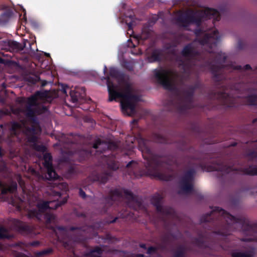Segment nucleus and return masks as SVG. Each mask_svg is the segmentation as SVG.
Segmentation results:
<instances>
[{"label":"nucleus","instance_id":"1","mask_svg":"<svg viewBox=\"0 0 257 257\" xmlns=\"http://www.w3.org/2000/svg\"><path fill=\"white\" fill-rule=\"evenodd\" d=\"M47 97V92L46 91H38L34 95L29 97L26 101L24 98H20L19 102L22 103V106H26L25 110L22 109H12L14 113L17 114L21 112L23 113L27 117L29 118L28 123L31 127L27 126L25 122H22L20 124L18 122H13L12 124V129L15 130L18 128L25 127V133L28 137V140L30 142L34 143L37 140V138L35 136L38 134L41 131L39 124L34 117L36 113H40V112L36 109L37 105H39L41 101L44 100Z\"/></svg>","mask_w":257,"mask_h":257},{"label":"nucleus","instance_id":"2","mask_svg":"<svg viewBox=\"0 0 257 257\" xmlns=\"http://www.w3.org/2000/svg\"><path fill=\"white\" fill-rule=\"evenodd\" d=\"M107 88L109 95L108 100L111 101L117 97L121 98L120 103L123 111L128 115H132L135 113L134 101L137 99V96L133 93L132 88L126 85L119 90L117 86L110 82L107 84Z\"/></svg>","mask_w":257,"mask_h":257},{"label":"nucleus","instance_id":"3","mask_svg":"<svg viewBox=\"0 0 257 257\" xmlns=\"http://www.w3.org/2000/svg\"><path fill=\"white\" fill-rule=\"evenodd\" d=\"M156 77L160 83L166 89H171L174 84L175 74L172 71L161 69L156 71Z\"/></svg>","mask_w":257,"mask_h":257},{"label":"nucleus","instance_id":"4","mask_svg":"<svg viewBox=\"0 0 257 257\" xmlns=\"http://www.w3.org/2000/svg\"><path fill=\"white\" fill-rule=\"evenodd\" d=\"M193 172L189 171L187 172L181 179L180 183L179 194H188L193 190V186L192 184V176Z\"/></svg>","mask_w":257,"mask_h":257},{"label":"nucleus","instance_id":"5","mask_svg":"<svg viewBox=\"0 0 257 257\" xmlns=\"http://www.w3.org/2000/svg\"><path fill=\"white\" fill-rule=\"evenodd\" d=\"M44 162L43 164L47 170L48 176L46 177L47 179H56L57 175L55 172L52 165V157L49 153H45L44 155Z\"/></svg>","mask_w":257,"mask_h":257},{"label":"nucleus","instance_id":"6","mask_svg":"<svg viewBox=\"0 0 257 257\" xmlns=\"http://www.w3.org/2000/svg\"><path fill=\"white\" fill-rule=\"evenodd\" d=\"M67 201L66 199H64L61 203H58L55 200L47 202H40L37 204V207L41 212L45 211L48 208L55 209L58 206L64 204Z\"/></svg>","mask_w":257,"mask_h":257},{"label":"nucleus","instance_id":"7","mask_svg":"<svg viewBox=\"0 0 257 257\" xmlns=\"http://www.w3.org/2000/svg\"><path fill=\"white\" fill-rule=\"evenodd\" d=\"M24 47L25 45H21L16 41H5L2 44L3 49L13 52L22 50Z\"/></svg>","mask_w":257,"mask_h":257},{"label":"nucleus","instance_id":"8","mask_svg":"<svg viewBox=\"0 0 257 257\" xmlns=\"http://www.w3.org/2000/svg\"><path fill=\"white\" fill-rule=\"evenodd\" d=\"M242 234L247 236H250L252 237L243 238L242 241H250L251 240H257V232L254 231V228L248 224L244 223L242 225Z\"/></svg>","mask_w":257,"mask_h":257},{"label":"nucleus","instance_id":"9","mask_svg":"<svg viewBox=\"0 0 257 257\" xmlns=\"http://www.w3.org/2000/svg\"><path fill=\"white\" fill-rule=\"evenodd\" d=\"M217 32L214 31L213 36L209 37L208 36V34L206 35L204 40L201 42V44L203 45H206V46H208L209 47V45H211L210 47L211 48L213 46H216V41L219 38L217 35Z\"/></svg>","mask_w":257,"mask_h":257},{"label":"nucleus","instance_id":"10","mask_svg":"<svg viewBox=\"0 0 257 257\" xmlns=\"http://www.w3.org/2000/svg\"><path fill=\"white\" fill-rule=\"evenodd\" d=\"M215 211L218 212L219 213H220L221 215H225V217L226 218V221L228 223H238V226H240L241 224L239 222V219L237 218H236L234 216L227 214L225 212V211L222 209H220L219 207L217 208Z\"/></svg>","mask_w":257,"mask_h":257},{"label":"nucleus","instance_id":"11","mask_svg":"<svg viewBox=\"0 0 257 257\" xmlns=\"http://www.w3.org/2000/svg\"><path fill=\"white\" fill-rule=\"evenodd\" d=\"M218 16V12L213 9H207L204 12V14L202 16V17L206 18L207 19L216 18Z\"/></svg>","mask_w":257,"mask_h":257},{"label":"nucleus","instance_id":"12","mask_svg":"<svg viewBox=\"0 0 257 257\" xmlns=\"http://www.w3.org/2000/svg\"><path fill=\"white\" fill-rule=\"evenodd\" d=\"M93 147L98 149V151L102 153L108 149V146L106 143L101 142L100 140H97L93 145Z\"/></svg>","mask_w":257,"mask_h":257},{"label":"nucleus","instance_id":"13","mask_svg":"<svg viewBox=\"0 0 257 257\" xmlns=\"http://www.w3.org/2000/svg\"><path fill=\"white\" fill-rule=\"evenodd\" d=\"M231 169L229 167H227L226 166H224L221 168L218 165L214 167L213 168H211L209 169H207V171H213L214 170H219L222 172L223 174L228 173L230 172Z\"/></svg>","mask_w":257,"mask_h":257},{"label":"nucleus","instance_id":"14","mask_svg":"<svg viewBox=\"0 0 257 257\" xmlns=\"http://www.w3.org/2000/svg\"><path fill=\"white\" fill-rule=\"evenodd\" d=\"M243 173L249 175H257V166H250L245 169Z\"/></svg>","mask_w":257,"mask_h":257},{"label":"nucleus","instance_id":"15","mask_svg":"<svg viewBox=\"0 0 257 257\" xmlns=\"http://www.w3.org/2000/svg\"><path fill=\"white\" fill-rule=\"evenodd\" d=\"M17 184L16 183H12L8 188L3 189L2 191V193L5 194L7 193L8 192H10V193H13L17 190Z\"/></svg>","mask_w":257,"mask_h":257},{"label":"nucleus","instance_id":"16","mask_svg":"<svg viewBox=\"0 0 257 257\" xmlns=\"http://www.w3.org/2000/svg\"><path fill=\"white\" fill-rule=\"evenodd\" d=\"M102 250L98 247L91 250L89 253V257H101Z\"/></svg>","mask_w":257,"mask_h":257},{"label":"nucleus","instance_id":"17","mask_svg":"<svg viewBox=\"0 0 257 257\" xmlns=\"http://www.w3.org/2000/svg\"><path fill=\"white\" fill-rule=\"evenodd\" d=\"M232 257H253L252 252H236L232 253Z\"/></svg>","mask_w":257,"mask_h":257},{"label":"nucleus","instance_id":"18","mask_svg":"<svg viewBox=\"0 0 257 257\" xmlns=\"http://www.w3.org/2000/svg\"><path fill=\"white\" fill-rule=\"evenodd\" d=\"M192 50L193 49L192 48L191 45H189L184 48L182 53L184 55L187 56L191 54V52H192Z\"/></svg>","mask_w":257,"mask_h":257},{"label":"nucleus","instance_id":"19","mask_svg":"<svg viewBox=\"0 0 257 257\" xmlns=\"http://www.w3.org/2000/svg\"><path fill=\"white\" fill-rule=\"evenodd\" d=\"M8 230L4 227L0 228V238H9Z\"/></svg>","mask_w":257,"mask_h":257},{"label":"nucleus","instance_id":"20","mask_svg":"<svg viewBox=\"0 0 257 257\" xmlns=\"http://www.w3.org/2000/svg\"><path fill=\"white\" fill-rule=\"evenodd\" d=\"M246 97L249 104H252L257 99V94L253 95H249L248 96H246Z\"/></svg>","mask_w":257,"mask_h":257},{"label":"nucleus","instance_id":"21","mask_svg":"<svg viewBox=\"0 0 257 257\" xmlns=\"http://www.w3.org/2000/svg\"><path fill=\"white\" fill-rule=\"evenodd\" d=\"M52 250L51 248H48L43 251L38 252L37 253V255L38 256H44L52 252Z\"/></svg>","mask_w":257,"mask_h":257},{"label":"nucleus","instance_id":"22","mask_svg":"<svg viewBox=\"0 0 257 257\" xmlns=\"http://www.w3.org/2000/svg\"><path fill=\"white\" fill-rule=\"evenodd\" d=\"M77 93V92H75L74 91H71L70 92V96L73 102H76L78 100V95Z\"/></svg>","mask_w":257,"mask_h":257},{"label":"nucleus","instance_id":"23","mask_svg":"<svg viewBox=\"0 0 257 257\" xmlns=\"http://www.w3.org/2000/svg\"><path fill=\"white\" fill-rule=\"evenodd\" d=\"M34 148L36 150L42 152H44L46 150L45 147L41 145H35Z\"/></svg>","mask_w":257,"mask_h":257},{"label":"nucleus","instance_id":"24","mask_svg":"<svg viewBox=\"0 0 257 257\" xmlns=\"http://www.w3.org/2000/svg\"><path fill=\"white\" fill-rule=\"evenodd\" d=\"M28 215L30 217H34V216H36L37 217V218H38V213H37V212L35 210H31L30 211V212L28 214Z\"/></svg>","mask_w":257,"mask_h":257},{"label":"nucleus","instance_id":"25","mask_svg":"<svg viewBox=\"0 0 257 257\" xmlns=\"http://www.w3.org/2000/svg\"><path fill=\"white\" fill-rule=\"evenodd\" d=\"M249 192L250 194L255 195L257 194V185L251 188L249 190Z\"/></svg>","mask_w":257,"mask_h":257},{"label":"nucleus","instance_id":"26","mask_svg":"<svg viewBox=\"0 0 257 257\" xmlns=\"http://www.w3.org/2000/svg\"><path fill=\"white\" fill-rule=\"evenodd\" d=\"M46 218L47 222H50L52 220L54 219L55 217L53 215H47Z\"/></svg>","mask_w":257,"mask_h":257},{"label":"nucleus","instance_id":"27","mask_svg":"<svg viewBox=\"0 0 257 257\" xmlns=\"http://www.w3.org/2000/svg\"><path fill=\"white\" fill-rule=\"evenodd\" d=\"M79 194L80 196L83 198L86 197L85 192L81 189L79 190Z\"/></svg>","mask_w":257,"mask_h":257},{"label":"nucleus","instance_id":"28","mask_svg":"<svg viewBox=\"0 0 257 257\" xmlns=\"http://www.w3.org/2000/svg\"><path fill=\"white\" fill-rule=\"evenodd\" d=\"M155 206L156 207L157 210L158 211H161L162 206H161V205L160 204H159V203L156 204Z\"/></svg>","mask_w":257,"mask_h":257},{"label":"nucleus","instance_id":"29","mask_svg":"<svg viewBox=\"0 0 257 257\" xmlns=\"http://www.w3.org/2000/svg\"><path fill=\"white\" fill-rule=\"evenodd\" d=\"M155 248L154 247H150L148 248L147 252L148 253H151L152 252L155 251Z\"/></svg>","mask_w":257,"mask_h":257},{"label":"nucleus","instance_id":"30","mask_svg":"<svg viewBox=\"0 0 257 257\" xmlns=\"http://www.w3.org/2000/svg\"><path fill=\"white\" fill-rule=\"evenodd\" d=\"M17 180L18 181V182H19V183L20 185L21 186H22V185H23V181H22V180H21V176H18L17 177Z\"/></svg>","mask_w":257,"mask_h":257},{"label":"nucleus","instance_id":"31","mask_svg":"<svg viewBox=\"0 0 257 257\" xmlns=\"http://www.w3.org/2000/svg\"><path fill=\"white\" fill-rule=\"evenodd\" d=\"M174 257H183V253L182 252H176Z\"/></svg>","mask_w":257,"mask_h":257},{"label":"nucleus","instance_id":"32","mask_svg":"<svg viewBox=\"0 0 257 257\" xmlns=\"http://www.w3.org/2000/svg\"><path fill=\"white\" fill-rule=\"evenodd\" d=\"M61 91H62V92L64 94H66L67 91H66V88H62V90H61Z\"/></svg>","mask_w":257,"mask_h":257},{"label":"nucleus","instance_id":"33","mask_svg":"<svg viewBox=\"0 0 257 257\" xmlns=\"http://www.w3.org/2000/svg\"><path fill=\"white\" fill-rule=\"evenodd\" d=\"M125 193H126V194H127V195H130V196H131V197L133 196L132 193L131 192H130V191H126V192H125Z\"/></svg>","mask_w":257,"mask_h":257},{"label":"nucleus","instance_id":"34","mask_svg":"<svg viewBox=\"0 0 257 257\" xmlns=\"http://www.w3.org/2000/svg\"><path fill=\"white\" fill-rule=\"evenodd\" d=\"M245 68L246 69H249L251 68V67H250V66L249 65H246L245 66Z\"/></svg>","mask_w":257,"mask_h":257},{"label":"nucleus","instance_id":"35","mask_svg":"<svg viewBox=\"0 0 257 257\" xmlns=\"http://www.w3.org/2000/svg\"><path fill=\"white\" fill-rule=\"evenodd\" d=\"M140 247L142 248H146V245L145 244H140Z\"/></svg>","mask_w":257,"mask_h":257},{"label":"nucleus","instance_id":"36","mask_svg":"<svg viewBox=\"0 0 257 257\" xmlns=\"http://www.w3.org/2000/svg\"><path fill=\"white\" fill-rule=\"evenodd\" d=\"M133 162H133V161H131V162H129V163L126 165V167H129L130 166L131 164Z\"/></svg>","mask_w":257,"mask_h":257},{"label":"nucleus","instance_id":"37","mask_svg":"<svg viewBox=\"0 0 257 257\" xmlns=\"http://www.w3.org/2000/svg\"><path fill=\"white\" fill-rule=\"evenodd\" d=\"M134 257H144V255L143 254H138Z\"/></svg>","mask_w":257,"mask_h":257},{"label":"nucleus","instance_id":"38","mask_svg":"<svg viewBox=\"0 0 257 257\" xmlns=\"http://www.w3.org/2000/svg\"><path fill=\"white\" fill-rule=\"evenodd\" d=\"M54 195H58L59 196H60V193H58V192H54Z\"/></svg>","mask_w":257,"mask_h":257},{"label":"nucleus","instance_id":"39","mask_svg":"<svg viewBox=\"0 0 257 257\" xmlns=\"http://www.w3.org/2000/svg\"><path fill=\"white\" fill-rule=\"evenodd\" d=\"M0 63H4V60L0 58Z\"/></svg>","mask_w":257,"mask_h":257},{"label":"nucleus","instance_id":"40","mask_svg":"<svg viewBox=\"0 0 257 257\" xmlns=\"http://www.w3.org/2000/svg\"><path fill=\"white\" fill-rule=\"evenodd\" d=\"M38 244V243H37V242H33V243H31V244H32V245H36V244Z\"/></svg>","mask_w":257,"mask_h":257},{"label":"nucleus","instance_id":"41","mask_svg":"<svg viewBox=\"0 0 257 257\" xmlns=\"http://www.w3.org/2000/svg\"><path fill=\"white\" fill-rule=\"evenodd\" d=\"M128 26L129 29H131L132 28V25H131V23H129L128 24Z\"/></svg>","mask_w":257,"mask_h":257},{"label":"nucleus","instance_id":"42","mask_svg":"<svg viewBox=\"0 0 257 257\" xmlns=\"http://www.w3.org/2000/svg\"><path fill=\"white\" fill-rule=\"evenodd\" d=\"M116 219V218H115V219H114L113 220L111 221L110 222H111V223L114 222L115 221Z\"/></svg>","mask_w":257,"mask_h":257},{"label":"nucleus","instance_id":"43","mask_svg":"<svg viewBox=\"0 0 257 257\" xmlns=\"http://www.w3.org/2000/svg\"><path fill=\"white\" fill-rule=\"evenodd\" d=\"M198 31H196L195 33H196V35H197V34H198Z\"/></svg>","mask_w":257,"mask_h":257},{"label":"nucleus","instance_id":"44","mask_svg":"<svg viewBox=\"0 0 257 257\" xmlns=\"http://www.w3.org/2000/svg\"><path fill=\"white\" fill-rule=\"evenodd\" d=\"M21 257H27L26 256L24 255H21Z\"/></svg>","mask_w":257,"mask_h":257},{"label":"nucleus","instance_id":"45","mask_svg":"<svg viewBox=\"0 0 257 257\" xmlns=\"http://www.w3.org/2000/svg\"><path fill=\"white\" fill-rule=\"evenodd\" d=\"M207 50L208 52H212L211 51H210V50L207 49Z\"/></svg>","mask_w":257,"mask_h":257},{"label":"nucleus","instance_id":"46","mask_svg":"<svg viewBox=\"0 0 257 257\" xmlns=\"http://www.w3.org/2000/svg\"><path fill=\"white\" fill-rule=\"evenodd\" d=\"M4 17H6V16H7V15H4Z\"/></svg>","mask_w":257,"mask_h":257},{"label":"nucleus","instance_id":"47","mask_svg":"<svg viewBox=\"0 0 257 257\" xmlns=\"http://www.w3.org/2000/svg\"><path fill=\"white\" fill-rule=\"evenodd\" d=\"M190 24H192V23H193V22H192V21H191V22H190Z\"/></svg>","mask_w":257,"mask_h":257}]
</instances>
